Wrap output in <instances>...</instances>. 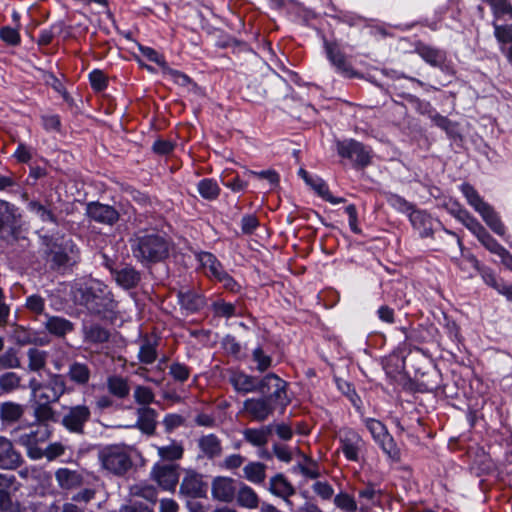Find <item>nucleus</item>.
I'll use <instances>...</instances> for the list:
<instances>
[{"mask_svg": "<svg viewBox=\"0 0 512 512\" xmlns=\"http://www.w3.org/2000/svg\"><path fill=\"white\" fill-rule=\"evenodd\" d=\"M28 369L38 372L42 370L47 362L48 353L38 348H29L27 351Z\"/></svg>", "mask_w": 512, "mask_h": 512, "instance_id": "a19ab883", "label": "nucleus"}, {"mask_svg": "<svg viewBox=\"0 0 512 512\" xmlns=\"http://www.w3.org/2000/svg\"><path fill=\"white\" fill-rule=\"evenodd\" d=\"M212 308L215 315L220 317L231 318L236 315L235 305L222 300L215 301L212 304Z\"/></svg>", "mask_w": 512, "mask_h": 512, "instance_id": "4d7b16f0", "label": "nucleus"}, {"mask_svg": "<svg viewBox=\"0 0 512 512\" xmlns=\"http://www.w3.org/2000/svg\"><path fill=\"white\" fill-rule=\"evenodd\" d=\"M136 426L146 434H153L156 427V411L150 407L137 409Z\"/></svg>", "mask_w": 512, "mask_h": 512, "instance_id": "c756f323", "label": "nucleus"}, {"mask_svg": "<svg viewBox=\"0 0 512 512\" xmlns=\"http://www.w3.org/2000/svg\"><path fill=\"white\" fill-rule=\"evenodd\" d=\"M102 467L115 475L126 473L132 466V461L126 446L110 445L99 452Z\"/></svg>", "mask_w": 512, "mask_h": 512, "instance_id": "20e7f679", "label": "nucleus"}, {"mask_svg": "<svg viewBox=\"0 0 512 512\" xmlns=\"http://www.w3.org/2000/svg\"><path fill=\"white\" fill-rule=\"evenodd\" d=\"M199 448L208 458L217 457L222 451L221 442L214 434L201 437L199 439Z\"/></svg>", "mask_w": 512, "mask_h": 512, "instance_id": "473e14b6", "label": "nucleus"}, {"mask_svg": "<svg viewBox=\"0 0 512 512\" xmlns=\"http://www.w3.org/2000/svg\"><path fill=\"white\" fill-rule=\"evenodd\" d=\"M86 216L94 222L112 226L119 219L118 211L108 204L97 201L89 202L86 205Z\"/></svg>", "mask_w": 512, "mask_h": 512, "instance_id": "2eb2a0df", "label": "nucleus"}, {"mask_svg": "<svg viewBox=\"0 0 512 512\" xmlns=\"http://www.w3.org/2000/svg\"><path fill=\"white\" fill-rule=\"evenodd\" d=\"M72 293L74 301L92 314L108 317L116 312L117 302L112 292L99 280L78 282L74 285Z\"/></svg>", "mask_w": 512, "mask_h": 512, "instance_id": "f257e3e1", "label": "nucleus"}, {"mask_svg": "<svg viewBox=\"0 0 512 512\" xmlns=\"http://www.w3.org/2000/svg\"><path fill=\"white\" fill-rule=\"evenodd\" d=\"M269 490L272 494L283 498L286 505L293 510V503L289 497L295 493V489L282 474H277L270 479Z\"/></svg>", "mask_w": 512, "mask_h": 512, "instance_id": "4be33fe9", "label": "nucleus"}, {"mask_svg": "<svg viewBox=\"0 0 512 512\" xmlns=\"http://www.w3.org/2000/svg\"><path fill=\"white\" fill-rule=\"evenodd\" d=\"M387 203L396 211L407 216L414 209V205L398 194L389 193L386 196Z\"/></svg>", "mask_w": 512, "mask_h": 512, "instance_id": "c03bdc74", "label": "nucleus"}, {"mask_svg": "<svg viewBox=\"0 0 512 512\" xmlns=\"http://www.w3.org/2000/svg\"><path fill=\"white\" fill-rule=\"evenodd\" d=\"M236 494L234 480L229 477L219 476L212 482V496L222 502H231Z\"/></svg>", "mask_w": 512, "mask_h": 512, "instance_id": "6ab92c4d", "label": "nucleus"}, {"mask_svg": "<svg viewBox=\"0 0 512 512\" xmlns=\"http://www.w3.org/2000/svg\"><path fill=\"white\" fill-rule=\"evenodd\" d=\"M23 415V407L14 402H5L0 406V419L5 423L17 421Z\"/></svg>", "mask_w": 512, "mask_h": 512, "instance_id": "ea45409f", "label": "nucleus"}, {"mask_svg": "<svg viewBox=\"0 0 512 512\" xmlns=\"http://www.w3.org/2000/svg\"><path fill=\"white\" fill-rule=\"evenodd\" d=\"M336 148L339 156L349 159L355 165L366 166L370 162V150L354 139L338 141Z\"/></svg>", "mask_w": 512, "mask_h": 512, "instance_id": "9d476101", "label": "nucleus"}, {"mask_svg": "<svg viewBox=\"0 0 512 512\" xmlns=\"http://www.w3.org/2000/svg\"><path fill=\"white\" fill-rule=\"evenodd\" d=\"M481 244L489 250L491 253L499 256L504 251V247L500 245L487 231L481 234L480 237L477 238Z\"/></svg>", "mask_w": 512, "mask_h": 512, "instance_id": "bf43d9fd", "label": "nucleus"}, {"mask_svg": "<svg viewBox=\"0 0 512 512\" xmlns=\"http://www.w3.org/2000/svg\"><path fill=\"white\" fill-rule=\"evenodd\" d=\"M20 377L14 372H7L0 376V388L3 391L10 392L18 388Z\"/></svg>", "mask_w": 512, "mask_h": 512, "instance_id": "13d9d810", "label": "nucleus"}, {"mask_svg": "<svg viewBox=\"0 0 512 512\" xmlns=\"http://www.w3.org/2000/svg\"><path fill=\"white\" fill-rule=\"evenodd\" d=\"M91 412L86 405H76L68 408L62 418V425L71 433L83 434L85 424L89 421Z\"/></svg>", "mask_w": 512, "mask_h": 512, "instance_id": "f8f14e48", "label": "nucleus"}, {"mask_svg": "<svg viewBox=\"0 0 512 512\" xmlns=\"http://www.w3.org/2000/svg\"><path fill=\"white\" fill-rule=\"evenodd\" d=\"M139 51L142 54L143 57H145L147 60L157 64L162 69H167V62L164 58V56L160 53H158L155 49L148 47V46H139Z\"/></svg>", "mask_w": 512, "mask_h": 512, "instance_id": "603ef678", "label": "nucleus"}, {"mask_svg": "<svg viewBox=\"0 0 512 512\" xmlns=\"http://www.w3.org/2000/svg\"><path fill=\"white\" fill-rule=\"evenodd\" d=\"M293 469L309 479H316L320 475L317 463L308 458L303 463L297 464Z\"/></svg>", "mask_w": 512, "mask_h": 512, "instance_id": "09e8293b", "label": "nucleus"}, {"mask_svg": "<svg viewBox=\"0 0 512 512\" xmlns=\"http://www.w3.org/2000/svg\"><path fill=\"white\" fill-rule=\"evenodd\" d=\"M229 382L238 393L247 394L258 390V379L241 370H232Z\"/></svg>", "mask_w": 512, "mask_h": 512, "instance_id": "a211bd4d", "label": "nucleus"}, {"mask_svg": "<svg viewBox=\"0 0 512 512\" xmlns=\"http://www.w3.org/2000/svg\"><path fill=\"white\" fill-rule=\"evenodd\" d=\"M237 503L244 508L254 509L258 507L259 498L256 492L247 485H242L237 492Z\"/></svg>", "mask_w": 512, "mask_h": 512, "instance_id": "e433bc0d", "label": "nucleus"}, {"mask_svg": "<svg viewBox=\"0 0 512 512\" xmlns=\"http://www.w3.org/2000/svg\"><path fill=\"white\" fill-rule=\"evenodd\" d=\"M417 54L430 66L444 69L447 55L444 50L426 44H419L416 47Z\"/></svg>", "mask_w": 512, "mask_h": 512, "instance_id": "412c9836", "label": "nucleus"}, {"mask_svg": "<svg viewBox=\"0 0 512 512\" xmlns=\"http://www.w3.org/2000/svg\"><path fill=\"white\" fill-rule=\"evenodd\" d=\"M20 214L17 207L0 200V237L6 241L15 240L19 228Z\"/></svg>", "mask_w": 512, "mask_h": 512, "instance_id": "1a4fd4ad", "label": "nucleus"}, {"mask_svg": "<svg viewBox=\"0 0 512 512\" xmlns=\"http://www.w3.org/2000/svg\"><path fill=\"white\" fill-rule=\"evenodd\" d=\"M151 476L163 490L173 491L179 481L178 466L173 463H157L152 468Z\"/></svg>", "mask_w": 512, "mask_h": 512, "instance_id": "4468645a", "label": "nucleus"}, {"mask_svg": "<svg viewBox=\"0 0 512 512\" xmlns=\"http://www.w3.org/2000/svg\"><path fill=\"white\" fill-rule=\"evenodd\" d=\"M170 375L173 377L174 380L179 382L186 381L190 376V370L189 368L181 363H173L170 366L169 369Z\"/></svg>", "mask_w": 512, "mask_h": 512, "instance_id": "e2e57ef3", "label": "nucleus"}, {"mask_svg": "<svg viewBox=\"0 0 512 512\" xmlns=\"http://www.w3.org/2000/svg\"><path fill=\"white\" fill-rule=\"evenodd\" d=\"M116 283L124 289L135 287L139 280L140 275L133 267H123L120 270H111Z\"/></svg>", "mask_w": 512, "mask_h": 512, "instance_id": "c85d7f7f", "label": "nucleus"}, {"mask_svg": "<svg viewBox=\"0 0 512 512\" xmlns=\"http://www.w3.org/2000/svg\"><path fill=\"white\" fill-rule=\"evenodd\" d=\"M177 297L186 314L197 312L205 305L204 297L191 290L179 291Z\"/></svg>", "mask_w": 512, "mask_h": 512, "instance_id": "b1692460", "label": "nucleus"}, {"mask_svg": "<svg viewBox=\"0 0 512 512\" xmlns=\"http://www.w3.org/2000/svg\"><path fill=\"white\" fill-rule=\"evenodd\" d=\"M287 383L278 375L269 373L258 380V390L263 394H269L268 397L274 399L275 403L281 407H286L290 400L286 392Z\"/></svg>", "mask_w": 512, "mask_h": 512, "instance_id": "6e6552de", "label": "nucleus"}, {"mask_svg": "<svg viewBox=\"0 0 512 512\" xmlns=\"http://www.w3.org/2000/svg\"><path fill=\"white\" fill-rule=\"evenodd\" d=\"M335 505L347 512H353L357 509L356 501L347 493H339L334 498Z\"/></svg>", "mask_w": 512, "mask_h": 512, "instance_id": "680f3d73", "label": "nucleus"}, {"mask_svg": "<svg viewBox=\"0 0 512 512\" xmlns=\"http://www.w3.org/2000/svg\"><path fill=\"white\" fill-rule=\"evenodd\" d=\"M134 399L142 407H148L154 402L155 396L149 387L139 385L134 390Z\"/></svg>", "mask_w": 512, "mask_h": 512, "instance_id": "864d4df0", "label": "nucleus"}, {"mask_svg": "<svg viewBox=\"0 0 512 512\" xmlns=\"http://www.w3.org/2000/svg\"><path fill=\"white\" fill-rule=\"evenodd\" d=\"M251 356L256 364V370L260 373L267 371L272 366V357L261 346L254 348Z\"/></svg>", "mask_w": 512, "mask_h": 512, "instance_id": "37998d69", "label": "nucleus"}, {"mask_svg": "<svg viewBox=\"0 0 512 512\" xmlns=\"http://www.w3.org/2000/svg\"><path fill=\"white\" fill-rule=\"evenodd\" d=\"M197 191L205 200L213 201L219 196L220 187L216 180L212 178H205L198 182Z\"/></svg>", "mask_w": 512, "mask_h": 512, "instance_id": "f704fd0d", "label": "nucleus"}, {"mask_svg": "<svg viewBox=\"0 0 512 512\" xmlns=\"http://www.w3.org/2000/svg\"><path fill=\"white\" fill-rule=\"evenodd\" d=\"M459 217L462 219L465 226L478 238L486 229L466 211H460Z\"/></svg>", "mask_w": 512, "mask_h": 512, "instance_id": "052dcab7", "label": "nucleus"}, {"mask_svg": "<svg viewBox=\"0 0 512 512\" xmlns=\"http://www.w3.org/2000/svg\"><path fill=\"white\" fill-rule=\"evenodd\" d=\"M107 387L109 392L118 398H125L130 392L127 379L121 376H110L107 379Z\"/></svg>", "mask_w": 512, "mask_h": 512, "instance_id": "58836bf2", "label": "nucleus"}, {"mask_svg": "<svg viewBox=\"0 0 512 512\" xmlns=\"http://www.w3.org/2000/svg\"><path fill=\"white\" fill-rule=\"evenodd\" d=\"M84 339L89 343L100 344L109 339V331L98 324L84 326Z\"/></svg>", "mask_w": 512, "mask_h": 512, "instance_id": "4c0bfd02", "label": "nucleus"}, {"mask_svg": "<svg viewBox=\"0 0 512 512\" xmlns=\"http://www.w3.org/2000/svg\"><path fill=\"white\" fill-rule=\"evenodd\" d=\"M410 223L417 229L422 237L432 234L433 219L425 211L413 209L408 215Z\"/></svg>", "mask_w": 512, "mask_h": 512, "instance_id": "393cba45", "label": "nucleus"}, {"mask_svg": "<svg viewBox=\"0 0 512 512\" xmlns=\"http://www.w3.org/2000/svg\"><path fill=\"white\" fill-rule=\"evenodd\" d=\"M89 80L92 88L96 91H102L107 87V78L101 70L91 71Z\"/></svg>", "mask_w": 512, "mask_h": 512, "instance_id": "0e129e2a", "label": "nucleus"}, {"mask_svg": "<svg viewBox=\"0 0 512 512\" xmlns=\"http://www.w3.org/2000/svg\"><path fill=\"white\" fill-rule=\"evenodd\" d=\"M273 398L264 396L244 401V410L256 421L266 420L274 411Z\"/></svg>", "mask_w": 512, "mask_h": 512, "instance_id": "dca6fc26", "label": "nucleus"}, {"mask_svg": "<svg viewBox=\"0 0 512 512\" xmlns=\"http://www.w3.org/2000/svg\"><path fill=\"white\" fill-rule=\"evenodd\" d=\"M29 388L38 401L57 402L66 391V382L62 375L52 374L46 383L31 379Z\"/></svg>", "mask_w": 512, "mask_h": 512, "instance_id": "39448f33", "label": "nucleus"}, {"mask_svg": "<svg viewBox=\"0 0 512 512\" xmlns=\"http://www.w3.org/2000/svg\"><path fill=\"white\" fill-rule=\"evenodd\" d=\"M366 428L371 433L374 441L379 444L384 453L392 459H398L400 456L399 449L389 434L386 426L379 420L374 418L364 419Z\"/></svg>", "mask_w": 512, "mask_h": 512, "instance_id": "0eeeda50", "label": "nucleus"}, {"mask_svg": "<svg viewBox=\"0 0 512 512\" xmlns=\"http://www.w3.org/2000/svg\"><path fill=\"white\" fill-rule=\"evenodd\" d=\"M273 432V425L260 428H247L243 431L244 439L255 447H262L268 443L269 436Z\"/></svg>", "mask_w": 512, "mask_h": 512, "instance_id": "bb28decb", "label": "nucleus"}, {"mask_svg": "<svg viewBox=\"0 0 512 512\" xmlns=\"http://www.w3.org/2000/svg\"><path fill=\"white\" fill-rule=\"evenodd\" d=\"M0 39L10 46H18L21 42L19 30L10 26L0 29Z\"/></svg>", "mask_w": 512, "mask_h": 512, "instance_id": "5fc2aeb1", "label": "nucleus"}, {"mask_svg": "<svg viewBox=\"0 0 512 512\" xmlns=\"http://www.w3.org/2000/svg\"><path fill=\"white\" fill-rule=\"evenodd\" d=\"M51 430L45 423H40L31 428L28 432L15 435V440L27 449V454L31 459L37 460L43 457V450L38 447L49 439Z\"/></svg>", "mask_w": 512, "mask_h": 512, "instance_id": "423d86ee", "label": "nucleus"}, {"mask_svg": "<svg viewBox=\"0 0 512 512\" xmlns=\"http://www.w3.org/2000/svg\"><path fill=\"white\" fill-rule=\"evenodd\" d=\"M45 328L53 335L61 337L71 332L73 329V324L59 316H50L46 319Z\"/></svg>", "mask_w": 512, "mask_h": 512, "instance_id": "2f4dec72", "label": "nucleus"}, {"mask_svg": "<svg viewBox=\"0 0 512 512\" xmlns=\"http://www.w3.org/2000/svg\"><path fill=\"white\" fill-rule=\"evenodd\" d=\"M486 2L490 5L496 19L504 16L512 18V5L508 0H486Z\"/></svg>", "mask_w": 512, "mask_h": 512, "instance_id": "49530a36", "label": "nucleus"}, {"mask_svg": "<svg viewBox=\"0 0 512 512\" xmlns=\"http://www.w3.org/2000/svg\"><path fill=\"white\" fill-rule=\"evenodd\" d=\"M21 462V455L13 448L12 443L0 436V469H15Z\"/></svg>", "mask_w": 512, "mask_h": 512, "instance_id": "aec40b11", "label": "nucleus"}, {"mask_svg": "<svg viewBox=\"0 0 512 512\" xmlns=\"http://www.w3.org/2000/svg\"><path fill=\"white\" fill-rule=\"evenodd\" d=\"M382 490L373 484H368L358 492L359 502L362 508L370 509L378 506L382 499Z\"/></svg>", "mask_w": 512, "mask_h": 512, "instance_id": "cd10ccee", "label": "nucleus"}, {"mask_svg": "<svg viewBox=\"0 0 512 512\" xmlns=\"http://www.w3.org/2000/svg\"><path fill=\"white\" fill-rule=\"evenodd\" d=\"M313 491L325 500L330 499L334 493L332 486L322 481H317L313 484Z\"/></svg>", "mask_w": 512, "mask_h": 512, "instance_id": "338daca9", "label": "nucleus"}, {"mask_svg": "<svg viewBox=\"0 0 512 512\" xmlns=\"http://www.w3.org/2000/svg\"><path fill=\"white\" fill-rule=\"evenodd\" d=\"M78 258V249L70 239H62L50 249L49 259L54 268L60 269L74 264Z\"/></svg>", "mask_w": 512, "mask_h": 512, "instance_id": "9b49d317", "label": "nucleus"}, {"mask_svg": "<svg viewBox=\"0 0 512 512\" xmlns=\"http://www.w3.org/2000/svg\"><path fill=\"white\" fill-rule=\"evenodd\" d=\"M340 450L345 458L352 462L359 461V455L364 447L362 437L354 430L346 428L339 434Z\"/></svg>", "mask_w": 512, "mask_h": 512, "instance_id": "ddd939ff", "label": "nucleus"}, {"mask_svg": "<svg viewBox=\"0 0 512 512\" xmlns=\"http://www.w3.org/2000/svg\"><path fill=\"white\" fill-rule=\"evenodd\" d=\"M201 266L205 269L206 274L216 278L224 269L217 258L209 252H202L198 255Z\"/></svg>", "mask_w": 512, "mask_h": 512, "instance_id": "c9c22d12", "label": "nucleus"}, {"mask_svg": "<svg viewBox=\"0 0 512 512\" xmlns=\"http://www.w3.org/2000/svg\"><path fill=\"white\" fill-rule=\"evenodd\" d=\"M27 208L43 222L54 223L56 221L53 213L38 201H30Z\"/></svg>", "mask_w": 512, "mask_h": 512, "instance_id": "de8ad7c7", "label": "nucleus"}, {"mask_svg": "<svg viewBox=\"0 0 512 512\" xmlns=\"http://www.w3.org/2000/svg\"><path fill=\"white\" fill-rule=\"evenodd\" d=\"M325 50L327 54V58L331 62V64L336 68L337 72L351 77L353 75V70L349 63L347 62L344 54L337 48L335 44L325 42Z\"/></svg>", "mask_w": 512, "mask_h": 512, "instance_id": "5701e85b", "label": "nucleus"}, {"mask_svg": "<svg viewBox=\"0 0 512 512\" xmlns=\"http://www.w3.org/2000/svg\"><path fill=\"white\" fill-rule=\"evenodd\" d=\"M51 402L38 401L34 409L35 417L41 423L54 419L55 412L50 406Z\"/></svg>", "mask_w": 512, "mask_h": 512, "instance_id": "3c124183", "label": "nucleus"}, {"mask_svg": "<svg viewBox=\"0 0 512 512\" xmlns=\"http://www.w3.org/2000/svg\"><path fill=\"white\" fill-rule=\"evenodd\" d=\"M13 157L20 163H27L32 159V149L25 143L20 142L18 143Z\"/></svg>", "mask_w": 512, "mask_h": 512, "instance_id": "69168bd1", "label": "nucleus"}, {"mask_svg": "<svg viewBox=\"0 0 512 512\" xmlns=\"http://www.w3.org/2000/svg\"><path fill=\"white\" fill-rule=\"evenodd\" d=\"M134 257L143 264L157 263L169 255L170 243L158 233H138L131 244Z\"/></svg>", "mask_w": 512, "mask_h": 512, "instance_id": "f03ea898", "label": "nucleus"}, {"mask_svg": "<svg viewBox=\"0 0 512 512\" xmlns=\"http://www.w3.org/2000/svg\"><path fill=\"white\" fill-rule=\"evenodd\" d=\"M265 468V465L260 462H251L244 467V476L248 481L254 484H260L264 481L266 476Z\"/></svg>", "mask_w": 512, "mask_h": 512, "instance_id": "79ce46f5", "label": "nucleus"}, {"mask_svg": "<svg viewBox=\"0 0 512 512\" xmlns=\"http://www.w3.org/2000/svg\"><path fill=\"white\" fill-rule=\"evenodd\" d=\"M460 190L471 205L483 218L490 229L499 236L505 235V226L493 208L483 201L478 192L470 184L464 183Z\"/></svg>", "mask_w": 512, "mask_h": 512, "instance_id": "7ed1b4c3", "label": "nucleus"}, {"mask_svg": "<svg viewBox=\"0 0 512 512\" xmlns=\"http://www.w3.org/2000/svg\"><path fill=\"white\" fill-rule=\"evenodd\" d=\"M158 454L162 459L177 460L182 457L183 449L173 442L167 446L158 447Z\"/></svg>", "mask_w": 512, "mask_h": 512, "instance_id": "6e6d98bb", "label": "nucleus"}, {"mask_svg": "<svg viewBox=\"0 0 512 512\" xmlns=\"http://www.w3.org/2000/svg\"><path fill=\"white\" fill-rule=\"evenodd\" d=\"M55 478L62 489H72L79 486L82 482L81 475L68 468H60L55 472Z\"/></svg>", "mask_w": 512, "mask_h": 512, "instance_id": "7c9ffc66", "label": "nucleus"}, {"mask_svg": "<svg viewBox=\"0 0 512 512\" xmlns=\"http://www.w3.org/2000/svg\"><path fill=\"white\" fill-rule=\"evenodd\" d=\"M16 489L15 476L0 473V510L8 511L11 508L10 493Z\"/></svg>", "mask_w": 512, "mask_h": 512, "instance_id": "a878e982", "label": "nucleus"}, {"mask_svg": "<svg viewBox=\"0 0 512 512\" xmlns=\"http://www.w3.org/2000/svg\"><path fill=\"white\" fill-rule=\"evenodd\" d=\"M494 35L497 41L501 44V47H505L506 44L512 43V24L499 25L493 22Z\"/></svg>", "mask_w": 512, "mask_h": 512, "instance_id": "8fccbe9b", "label": "nucleus"}, {"mask_svg": "<svg viewBox=\"0 0 512 512\" xmlns=\"http://www.w3.org/2000/svg\"><path fill=\"white\" fill-rule=\"evenodd\" d=\"M138 358L140 362L144 364L153 363L157 358L156 344L148 339H145L140 346Z\"/></svg>", "mask_w": 512, "mask_h": 512, "instance_id": "a18cd8bd", "label": "nucleus"}, {"mask_svg": "<svg viewBox=\"0 0 512 512\" xmlns=\"http://www.w3.org/2000/svg\"><path fill=\"white\" fill-rule=\"evenodd\" d=\"M65 448L59 442L49 444L45 450H43V456L47 459L52 460L64 454Z\"/></svg>", "mask_w": 512, "mask_h": 512, "instance_id": "774afa93", "label": "nucleus"}, {"mask_svg": "<svg viewBox=\"0 0 512 512\" xmlns=\"http://www.w3.org/2000/svg\"><path fill=\"white\" fill-rule=\"evenodd\" d=\"M68 377L77 385H86L90 379V369L84 363L73 362L69 366Z\"/></svg>", "mask_w": 512, "mask_h": 512, "instance_id": "72a5a7b5", "label": "nucleus"}, {"mask_svg": "<svg viewBox=\"0 0 512 512\" xmlns=\"http://www.w3.org/2000/svg\"><path fill=\"white\" fill-rule=\"evenodd\" d=\"M207 484L202 476L195 472H188L180 485V493L188 498H202L206 495Z\"/></svg>", "mask_w": 512, "mask_h": 512, "instance_id": "f3484780", "label": "nucleus"}]
</instances>
